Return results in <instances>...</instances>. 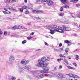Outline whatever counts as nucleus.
<instances>
[{"label":"nucleus","mask_w":80,"mask_h":80,"mask_svg":"<svg viewBox=\"0 0 80 80\" xmlns=\"http://www.w3.org/2000/svg\"><path fill=\"white\" fill-rule=\"evenodd\" d=\"M67 55V53H64L63 55V56H64V55Z\"/></svg>","instance_id":"nucleus-55"},{"label":"nucleus","mask_w":80,"mask_h":80,"mask_svg":"<svg viewBox=\"0 0 80 80\" xmlns=\"http://www.w3.org/2000/svg\"><path fill=\"white\" fill-rule=\"evenodd\" d=\"M68 75L70 77H73V76L74 75V74H72V73H70V74H69Z\"/></svg>","instance_id":"nucleus-20"},{"label":"nucleus","mask_w":80,"mask_h":80,"mask_svg":"<svg viewBox=\"0 0 80 80\" xmlns=\"http://www.w3.org/2000/svg\"><path fill=\"white\" fill-rule=\"evenodd\" d=\"M73 76H73V78H78V76L76 75H74Z\"/></svg>","instance_id":"nucleus-24"},{"label":"nucleus","mask_w":80,"mask_h":80,"mask_svg":"<svg viewBox=\"0 0 80 80\" xmlns=\"http://www.w3.org/2000/svg\"><path fill=\"white\" fill-rule=\"evenodd\" d=\"M67 58H68L69 59H71V57H70V56L68 57Z\"/></svg>","instance_id":"nucleus-49"},{"label":"nucleus","mask_w":80,"mask_h":80,"mask_svg":"<svg viewBox=\"0 0 80 80\" xmlns=\"http://www.w3.org/2000/svg\"><path fill=\"white\" fill-rule=\"evenodd\" d=\"M25 3H27V0H24Z\"/></svg>","instance_id":"nucleus-51"},{"label":"nucleus","mask_w":80,"mask_h":80,"mask_svg":"<svg viewBox=\"0 0 80 80\" xmlns=\"http://www.w3.org/2000/svg\"><path fill=\"white\" fill-rule=\"evenodd\" d=\"M78 58V55H76V60H78L79 59Z\"/></svg>","instance_id":"nucleus-30"},{"label":"nucleus","mask_w":80,"mask_h":80,"mask_svg":"<svg viewBox=\"0 0 80 80\" xmlns=\"http://www.w3.org/2000/svg\"><path fill=\"white\" fill-rule=\"evenodd\" d=\"M54 76L58 77V78H65V76L61 73L58 72H56L54 73Z\"/></svg>","instance_id":"nucleus-4"},{"label":"nucleus","mask_w":80,"mask_h":80,"mask_svg":"<svg viewBox=\"0 0 80 80\" xmlns=\"http://www.w3.org/2000/svg\"><path fill=\"white\" fill-rule=\"evenodd\" d=\"M23 68H24V69H27V70H28L29 68H30V67H28L27 65H25L23 67Z\"/></svg>","instance_id":"nucleus-13"},{"label":"nucleus","mask_w":80,"mask_h":80,"mask_svg":"<svg viewBox=\"0 0 80 80\" xmlns=\"http://www.w3.org/2000/svg\"><path fill=\"white\" fill-rule=\"evenodd\" d=\"M44 43L45 45H47V46H48V45H49V44H48V43H47V42H44Z\"/></svg>","instance_id":"nucleus-38"},{"label":"nucleus","mask_w":80,"mask_h":80,"mask_svg":"<svg viewBox=\"0 0 80 80\" xmlns=\"http://www.w3.org/2000/svg\"><path fill=\"white\" fill-rule=\"evenodd\" d=\"M4 2L6 3H12V0H7L5 1Z\"/></svg>","instance_id":"nucleus-15"},{"label":"nucleus","mask_w":80,"mask_h":80,"mask_svg":"<svg viewBox=\"0 0 80 80\" xmlns=\"http://www.w3.org/2000/svg\"><path fill=\"white\" fill-rule=\"evenodd\" d=\"M50 58L46 57H43L42 59H39L38 61V63L37 66L39 67H41L44 71L45 73H48V71L50 70V67H47L46 65H48V64L46 63L44 64V62H47L48 61H50Z\"/></svg>","instance_id":"nucleus-1"},{"label":"nucleus","mask_w":80,"mask_h":80,"mask_svg":"<svg viewBox=\"0 0 80 80\" xmlns=\"http://www.w3.org/2000/svg\"><path fill=\"white\" fill-rule=\"evenodd\" d=\"M78 51V49H77L75 50V51Z\"/></svg>","instance_id":"nucleus-63"},{"label":"nucleus","mask_w":80,"mask_h":80,"mask_svg":"<svg viewBox=\"0 0 80 80\" xmlns=\"http://www.w3.org/2000/svg\"><path fill=\"white\" fill-rule=\"evenodd\" d=\"M34 18H35V19H36V20H38L39 19L40 20V19H41L39 17H34Z\"/></svg>","instance_id":"nucleus-31"},{"label":"nucleus","mask_w":80,"mask_h":80,"mask_svg":"<svg viewBox=\"0 0 80 80\" xmlns=\"http://www.w3.org/2000/svg\"><path fill=\"white\" fill-rule=\"evenodd\" d=\"M70 44H68V46H70Z\"/></svg>","instance_id":"nucleus-64"},{"label":"nucleus","mask_w":80,"mask_h":80,"mask_svg":"<svg viewBox=\"0 0 80 80\" xmlns=\"http://www.w3.org/2000/svg\"><path fill=\"white\" fill-rule=\"evenodd\" d=\"M64 42L66 43H70V41L68 40H65Z\"/></svg>","instance_id":"nucleus-22"},{"label":"nucleus","mask_w":80,"mask_h":80,"mask_svg":"<svg viewBox=\"0 0 80 80\" xmlns=\"http://www.w3.org/2000/svg\"><path fill=\"white\" fill-rule=\"evenodd\" d=\"M63 57H64V58H67V57L64 56H63Z\"/></svg>","instance_id":"nucleus-61"},{"label":"nucleus","mask_w":80,"mask_h":80,"mask_svg":"<svg viewBox=\"0 0 80 80\" xmlns=\"http://www.w3.org/2000/svg\"><path fill=\"white\" fill-rule=\"evenodd\" d=\"M27 43V41L26 40H24L22 42V44H24V43Z\"/></svg>","instance_id":"nucleus-29"},{"label":"nucleus","mask_w":80,"mask_h":80,"mask_svg":"<svg viewBox=\"0 0 80 80\" xmlns=\"http://www.w3.org/2000/svg\"><path fill=\"white\" fill-rule=\"evenodd\" d=\"M45 27H47V28H48V29H50V28H51V29H54V30H55V25L46 26Z\"/></svg>","instance_id":"nucleus-9"},{"label":"nucleus","mask_w":80,"mask_h":80,"mask_svg":"<svg viewBox=\"0 0 80 80\" xmlns=\"http://www.w3.org/2000/svg\"><path fill=\"white\" fill-rule=\"evenodd\" d=\"M46 76H47V77H50V78H51V77H52V75L48 74H46Z\"/></svg>","instance_id":"nucleus-23"},{"label":"nucleus","mask_w":80,"mask_h":80,"mask_svg":"<svg viewBox=\"0 0 80 80\" xmlns=\"http://www.w3.org/2000/svg\"><path fill=\"white\" fill-rule=\"evenodd\" d=\"M32 12L33 13H43V11L42 10H32Z\"/></svg>","instance_id":"nucleus-8"},{"label":"nucleus","mask_w":80,"mask_h":80,"mask_svg":"<svg viewBox=\"0 0 80 80\" xmlns=\"http://www.w3.org/2000/svg\"><path fill=\"white\" fill-rule=\"evenodd\" d=\"M4 10L8 12V9H7V8H4Z\"/></svg>","instance_id":"nucleus-47"},{"label":"nucleus","mask_w":80,"mask_h":80,"mask_svg":"<svg viewBox=\"0 0 80 80\" xmlns=\"http://www.w3.org/2000/svg\"><path fill=\"white\" fill-rule=\"evenodd\" d=\"M70 80H74V79H70Z\"/></svg>","instance_id":"nucleus-62"},{"label":"nucleus","mask_w":80,"mask_h":80,"mask_svg":"<svg viewBox=\"0 0 80 80\" xmlns=\"http://www.w3.org/2000/svg\"><path fill=\"white\" fill-rule=\"evenodd\" d=\"M28 13H29V12L28 11H27L25 12V13L26 14H28Z\"/></svg>","instance_id":"nucleus-45"},{"label":"nucleus","mask_w":80,"mask_h":80,"mask_svg":"<svg viewBox=\"0 0 80 80\" xmlns=\"http://www.w3.org/2000/svg\"><path fill=\"white\" fill-rule=\"evenodd\" d=\"M80 4H76V7H80Z\"/></svg>","instance_id":"nucleus-40"},{"label":"nucleus","mask_w":80,"mask_h":80,"mask_svg":"<svg viewBox=\"0 0 80 80\" xmlns=\"http://www.w3.org/2000/svg\"><path fill=\"white\" fill-rule=\"evenodd\" d=\"M61 2L64 5H68V1L67 0H61Z\"/></svg>","instance_id":"nucleus-10"},{"label":"nucleus","mask_w":80,"mask_h":80,"mask_svg":"<svg viewBox=\"0 0 80 80\" xmlns=\"http://www.w3.org/2000/svg\"><path fill=\"white\" fill-rule=\"evenodd\" d=\"M19 10H20V12H23V9L22 8H19Z\"/></svg>","instance_id":"nucleus-32"},{"label":"nucleus","mask_w":80,"mask_h":80,"mask_svg":"<svg viewBox=\"0 0 80 80\" xmlns=\"http://www.w3.org/2000/svg\"><path fill=\"white\" fill-rule=\"evenodd\" d=\"M78 1V0H74V3H77Z\"/></svg>","instance_id":"nucleus-43"},{"label":"nucleus","mask_w":80,"mask_h":80,"mask_svg":"<svg viewBox=\"0 0 80 80\" xmlns=\"http://www.w3.org/2000/svg\"><path fill=\"white\" fill-rule=\"evenodd\" d=\"M62 68V66H59V68L60 69H61V68Z\"/></svg>","instance_id":"nucleus-53"},{"label":"nucleus","mask_w":80,"mask_h":80,"mask_svg":"<svg viewBox=\"0 0 80 80\" xmlns=\"http://www.w3.org/2000/svg\"><path fill=\"white\" fill-rule=\"evenodd\" d=\"M70 2H73V3H74V0L70 1Z\"/></svg>","instance_id":"nucleus-54"},{"label":"nucleus","mask_w":80,"mask_h":80,"mask_svg":"<svg viewBox=\"0 0 80 80\" xmlns=\"http://www.w3.org/2000/svg\"><path fill=\"white\" fill-rule=\"evenodd\" d=\"M54 76L58 77V78H65V76L61 73L58 72H56L54 73Z\"/></svg>","instance_id":"nucleus-5"},{"label":"nucleus","mask_w":80,"mask_h":80,"mask_svg":"<svg viewBox=\"0 0 80 80\" xmlns=\"http://www.w3.org/2000/svg\"><path fill=\"white\" fill-rule=\"evenodd\" d=\"M59 56L60 57L63 58V55L61 54H59Z\"/></svg>","instance_id":"nucleus-37"},{"label":"nucleus","mask_w":80,"mask_h":80,"mask_svg":"<svg viewBox=\"0 0 80 80\" xmlns=\"http://www.w3.org/2000/svg\"><path fill=\"white\" fill-rule=\"evenodd\" d=\"M60 50H61V51H63V48H60Z\"/></svg>","instance_id":"nucleus-52"},{"label":"nucleus","mask_w":80,"mask_h":80,"mask_svg":"<svg viewBox=\"0 0 80 80\" xmlns=\"http://www.w3.org/2000/svg\"><path fill=\"white\" fill-rule=\"evenodd\" d=\"M69 14H70V15H73V13H72V12H69Z\"/></svg>","instance_id":"nucleus-48"},{"label":"nucleus","mask_w":80,"mask_h":80,"mask_svg":"<svg viewBox=\"0 0 80 80\" xmlns=\"http://www.w3.org/2000/svg\"><path fill=\"white\" fill-rule=\"evenodd\" d=\"M34 34V32H32V33H31V35H33Z\"/></svg>","instance_id":"nucleus-56"},{"label":"nucleus","mask_w":80,"mask_h":80,"mask_svg":"<svg viewBox=\"0 0 80 80\" xmlns=\"http://www.w3.org/2000/svg\"><path fill=\"white\" fill-rule=\"evenodd\" d=\"M39 50H41V49H37V51H39Z\"/></svg>","instance_id":"nucleus-60"},{"label":"nucleus","mask_w":80,"mask_h":80,"mask_svg":"<svg viewBox=\"0 0 80 80\" xmlns=\"http://www.w3.org/2000/svg\"><path fill=\"white\" fill-rule=\"evenodd\" d=\"M43 2H47L48 5H52L53 3V2L52 0H42V3Z\"/></svg>","instance_id":"nucleus-7"},{"label":"nucleus","mask_w":80,"mask_h":80,"mask_svg":"<svg viewBox=\"0 0 80 80\" xmlns=\"http://www.w3.org/2000/svg\"><path fill=\"white\" fill-rule=\"evenodd\" d=\"M16 2V0H11V3H13V2Z\"/></svg>","instance_id":"nucleus-44"},{"label":"nucleus","mask_w":80,"mask_h":80,"mask_svg":"<svg viewBox=\"0 0 80 80\" xmlns=\"http://www.w3.org/2000/svg\"><path fill=\"white\" fill-rule=\"evenodd\" d=\"M77 17H78L79 18H80V14H78Z\"/></svg>","instance_id":"nucleus-50"},{"label":"nucleus","mask_w":80,"mask_h":80,"mask_svg":"<svg viewBox=\"0 0 80 80\" xmlns=\"http://www.w3.org/2000/svg\"><path fill=\"white\" fill-rule=\"evenodd\" d=\"M73 65L75 66V67H77V64L75 62L73 63Z\"/></svg>","instance_id":"nucleus-36"},{"label":"nucleus","mask_w":80,"mask_h":80,"mask_svg":"<svg viewBox=\"0 0 80 80\" xmlns=\"http://www.w3.org/2000/svg\"><path fill=\"white\" fill-rule=\"evenodd\" d=\"M41 3H43V2H42V1L41 0H36V4H37V3L38 4H40Z\"/></svg>","instance_id":"nucleus-12"},{"label":"nucleus","mask_w":80,"mask_h":80,"mask_svg":"<svg viewBox=\"0 0 80 80\" xmlns=\"http://www.w3.org/2000/svg\"><path fill=\"white\" fill-rule=\"evenodd\" d=\"M59 47H62V43H60L59 45Z\"/></svg>","instance_id":"nucleus-42"},{"label":"nucleus","mask_w":80,"mask_h":80,"mask_svg":"<svg viewBox=\"0 0 80 80\" xmlns=\"http://www.w3.org/2000/svg\"><path fill=\"white\" fill-rule=\"evenodd\" d=\"M50 30V32H49V33H51V34H52V35H53L54 34V31H53L51 29H49Z\"/></svg>","instance_id":"nucleus-17"},{"label":"nucleus","mask_w":80,"mask_h":80,"mask_svg":"<svg viewBox=\"0 0 80 80\" xmlns=\"http://www.w3.org/2000/svg\"><path fill=\"white\" fill-rule=\"evenodd\" d=\"M8 10H12L13 8H12L11 7H8Z\"/></svg>","instance_id":"nucleus-28"},{"label":"nucleus","mask_w":80,"mask_h":80,"mask_svg":"<svg viewBox=\"0 0 80 80\" xmlns=\"http://www.w3.org/2000/svg\"><path fill=\"white\" fill-rule=\"evenodd\" d=\"M62 60V59L60 58V59H57V61L58 62H60V61Z\"/></svg>","instance_id":"nucleus-41"},{"label":"nucleus","mask_w":80,"mask_h":80,"mask_svg":"<svg viewBox=\"0 0 80 80\" xmlns=\"http://www.w3.org/2000/svg\"><path fill=\"white\" fill-rule=\"evenodd\" d=\"M11 28L12 30H16V29H17V28L21 30V29H25V27L23 26H20V25L19 26L18 25L12 27Z\"/></svg>","instance_id":"nucleus-6"},{"label":"nucleus","mask_w":80,"mask_h":80,"mask_svg":"<svg viewBox=\"0 0 80 80\" xmlns=\"http://www.w3.org/2000/svg\"><path fill=\"white\" fill-rule=\"evenodd\" d=\"M67 67L69 69H71V70H75V68H73L69 66H68Z\"/></svg>","instance_id":"nucleus-16"},{"label":"nucleus","mask_w":80,"mask_h":80,"mask_svg":"<svg viewBox=\"0 0 80 80\" xmlns=\"http://www.w3.org/2000/svg\"><path fill=\"white\" fill-rule=\"evenodd\" d=\"M2 33H3V32H2V30H1V29H0V34L1 35Z\"/></svg>","instance_id":"nucleus-46"},{"label":"nucleus","mask_w":80,"mask_h":80,"mask_svg":"<svg viewBox=\"0 0 80 80\" xmlns=\"http://www.w3.org/2000/svg\"><path fill=\"white\" fill-rule=\"evenodd\" d=\"M69 50V49H68V48H66L65 49V51L66 52V53L67 54H68V53H67V52H68Z\"/></svg>","instance_id":"nucleus-21"},{"label":"nucleus","mask_w":80,"mask_h":80,"mask_svg":"<svg viewBox=\"0 0 80 80\" xmlns=\"http://www.w3.org/2000/svg\"><path fill=\"white\" fill-rule=\"evenodd\" d=\"M64 62L66 63L67 64V65H68L69 64V63H68V61L66 59H64Z\"/></svg>","instance_id":"nucleus-19"},{"label":"nucleus","mask_w":80,"mask_h":80,"mask_svg":"<svg viewBox=\"0 0 80 80\" xmlns=\"http://www.w3.org/2000/svg\"><path fill=\"white\" fill-rule=\"evenodd\" d=\"M12 10H13V11H15V12H16V9H15L13 8V9Z\"/></svg>","instance_id":"nucleus-58"},{"label":"nucleus","mask_w":80,"mask_h":80,"mask_svg":"<svg viewBox=\"0 0 80 80\" xmlns=\"http://www.w3.org/2000/svg\"><path fill=\"white\" fill-rule=\"evenodd\" d=\"M35 72L36 73L35 74L32 73V74L34 77H36L37 78H43L44 77H45V74L44 73H45V71L43 70H41V71H35ZM40 73H44L40 74Z\"/></svg>","instance_id":"nucleus-3"},{"label":"nucleus","mask_w":80,"mask_h":80,"mask_svg":"<svg viewBox=\"0 0 80 80\" xmlns=\"http://www.w3.org/2000/svg\"><path fill=\"white\" fill-rule=\"evenodd\" d=\"M71 16L73 18H75V16L73 15H72Z\"/></svg>","instance_id":"nucleus-59"},{"label":"nucleus","mask_w":80,"mask_h":80,"mask_svg":"<svg viewBox=\"0 0 80 80\" xmlns=\"http://www.w3.org/2000/svg\"><path fill=\"white\" fill-rule=\"evenodd\" d=\"M21 63L22 64H23L24 63H28V61H24L23 60H22L21 61Z\"/></svg>","instance_id":"nucleus-14"},{"label":"nucleus","mask_w":80,"mask_h":80,"mask_svg":"<svg viewBox=\"0 0 80 80\" xmlns=\"http://www.w3.org/2000/svg\"><path fill=\"white\" fill-rule=\"evenodd\" d=\"M16 80V77H13L11 78V80Z\"/></svg>","instance_id":"nucleus-34"},{"label":"nucleus","mask_w":80,"mask_h":80,"mask_svg":"<svg viewBox=\"0 0 80 80\" xmlns=\"http://www.w3.org/2000/svg\"><path fill=\"white\" fill-rule=\"evenodd\" d=\"M3 12V13L4 14H5V15H6V14H8V13H9L8 12H7V11H4Z\"/></svg>","instance_id":"nucleus-27"},{"label":"nucleus","mask_w":80,"mask_h":80,"mask_svg":"<svg viewBox=\"0 0 80 80\" xmlns=\"http://www.w3.org/2000/svg\"><path fill=\"white\" fill-rule=\"evenodd\" d=\"M64 8H69V7L68 5H66L65 6Z\"/></svg>","instance_id":"nucleus-39"},{"label":"nucleus","mask_w":80,"mask_h":80,"mask_svg":"<svg viewBox=\"0 0 80 80\" xmlns=\"http://www.w3.org/2000/svg\"><path fill=\"white\" fill-rule=\"evenodd\" d=\"M15 60V58L13 56H10L9 58V61L10 62H13Z\"/></svg>","instance_id":"nucleus-11"},{"label":"nucleus","mask_w":80,"mask_h":80,"mask_svg":"<svg viewBox=\"0 0 80 80\" xmlns=\"http://www.w3.org/2000/svg\"><path fill=\"white\" fill-rule=\"evenodd\" d=\"M63 10V7H62L60 9V12H62Z\"/></svg>","instance_id":"nucleus-25"},{"label":"nucleus","mask_w":80,"mask_h":80,"mask_svg":"<svg viewBox=\"0 0 80 80\" xmlns=\"http://www.w3.org/2000/svg\"><path fill=\"white\" fill-rule=\"evenodd\" d=\"M27 8V7L25 6H22V8L23 10H25V9H26Z\"/></svg>","instance_id":"nucleus-18"},{"label":"nucleus","mask_w":80,"mask_h":80,"mask_svg":"<svg viewBox=\"0 0 80 80\" xmlns=\"http://www.w3.org/2000/svg\"><path fill=\"white\" fill-rule=\"evenodd\" d=\"M33 38V37L29 36L27 37V38L28 40H30Z\"/></svg>","instance_id":"nucleus-26"},{"label":"nucleus","mask_w":80,"mask_h":80,"mask_svg":"<svg viewBox=\"0 0 80 80\" xmlns=\"http://www.w3.org/2000/svg\"><path fill=\"white\" fill-rule=\"evenodd\" d=\"M64 15V14L63 13H60L59 14V16H63Z\"/></svg>","instance_id":"nucleus-35"},{"label":"nucleus","mask_w":80,"mask_h":80,"mask_svg":"<svg viewBox=\"0 0 80 80\" xmlns=\"http://www.w3.org/2000/svg\"><path fill=\"white\" fill-rule=\"evenodd\" d=\"M57 67H56L54 68V70H57Z\"/></svg>","instance_id":"nucleus-57"},{"label":"nucleus","mask_w":80,"mask_h":80,"mask_svg":"<svg viewBox=\"0 0 80 80\" xmlns=\"http://www.w3.org/2000/svg\"><path fill=\"white\" fill-rule=\"evenodd\" d=\"M63 30H66V31H70V28H67L65 25H63L62 27H60L58 26H55V28L54 30V32H58L60 33H63Z\"/></svg>","instance_id":"nucleus-2"},{"label":"nucleus","mask_w":80,"mask_h":80,"mask_svg":"<svg viewBox=\"0 0 80 80\" xmlns=\"http://www.w3.org/2000/svg\"><path fill=\"white\" fill-rule=\"evenodd\" d=\"M4 35L5 36H7V31H4Z\"/></svg>","instance_id":"nucleus-33"}]
</instances>
